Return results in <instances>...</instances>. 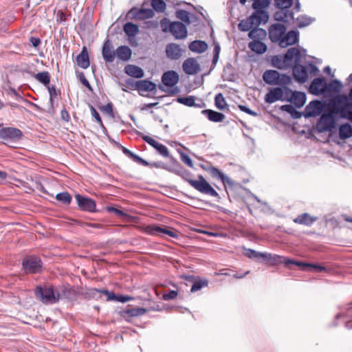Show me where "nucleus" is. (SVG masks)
Wrapping results in <instances>:
<instances>
[{
  "mask_svg": "<svg viewBox=\"0 0 352 352\" xmlns=\"http://www.w3.org/2000/svg\"><path fill=\"white\" fill-rule=\"evenodd\" d=\"M76 63L79 67L82 69L89 67L90 63L88 52L85 47H84L81 52L76 57Z\"/></svg>",
  "mask_w": 352,
  "mask_h": 352,
  "instance_id": "obj_29",
  "label": "nucleus"
},
{
  "mask_svg": "<svg viewBox=\"0 0 352 352\" xmlns=\"http://www.w3.org/2000/svg\"><path fill=\"white\" fill-rule=\"evenodd\" d=\"M208 284L207 279H201L195 281L191 287V292H195L200 290L201 288L206 287Z\"/></svg>",
  "mask_w": 352,
  "mask_h": 352,
  "instance_id": "obj_46",
  "label": "nucleus"
},
{
  "mask_svg": "<svg viewBox=\"0 0 352 352\" xmlns=\"http://www.w3.org/2000/svg\"><path fill=\"white\" fill-rule=\"evenodd\" d=\"M56 199L65 205H69L72 201V196L67 192L58 193Z\"/></svg>",
  "mask_w": 352,
  "mask_h": 352,
  "instance_id": "obj_42",
  "label": "nucleus"
},
{
  "mask_svg": "<svg viewBox=\"0 0 352 352\" xmlns=\"http://www.w3.org/2000/svg\"><path fill=\"white\" fill-rule=\"evenodd\" d=\"M280 109L282 111H286L292 115V117L294 118H298L300 117V115L298 111H296V109L294 108V107L291 104H285L282 105L280 107Z\"/></svg>",
  "mask_w": 352,
  "mask_h": 352,
  "instance_id": "obj_48",
  "label": "nucleus"
},
{
  "mask_svg": "<svg viewBox=\"0 0 352 352\" xmlns=\"http://www.w3.org/2000/svg\"><path fill=\"white\" fill-rule=\"evenodd\" d=\"M160 26H161L163 32H170L171 23L167 19H163L161 20Z\"/></svg>",
  "mask_w": 352,
  "mask_h": 352,
  "instance_id": "obj_57",
  "label": "nucleus"
},
{
  "mask_svg": "<svg viewBox=\"0 0 352 352\" xmlns=\"http://www.w3.org/2000/svg\"><path fill=\"white\" fill-rule=\"evenodd\" d=\"M298 41V32L294 30L288 32L284 34L282 39L280 40L279 45L281 47H287L289 45L296 43Z\"/></svg>",
  "mask_w": 352,
  "mask_h": 352,
  "instance_id": "obj_20",
  "label": "nucleus"
},
{
  "mask_svg": "<svg viewBox=\"0 0 352 352\" xmlns=\"http://www.w3.org/2000/svg\"><path fill=\"white\" fill-rule=\"evenodd\" d=\"M153 16L154 0H144L140 8L133 7L126 14V17L131 20H144Z\"/></svg>",
  "mask_w": 352,
  "mask_h": 352,
  "instance_id": "obj_3",
  "label": "nucleus"
},
{
  "mask_svg": "<svg viewBox=\"0 0 352 352\" xmlns=\"http://www.w3.org/2000/svg\"><path fill=\"white\" fill-rule=\"evenodd\" d=\"M286 32V27L283 24L275 23L269 29V37L272 42H278L282 39Z\"/></svg>",
  "mask_w": 352,
  "mask_h": 352,
  "instance_id": "obj_15",
  "label": "nucleus"
},
{
  "mask_svg": "<svg viewBox=\"0 0 352 352\" xmlns=\"http://www.w3.org/2000/svg\"><path fill=\"white\" fill-rule=\"evenodd\" d=\"M322 110V103L319 101L311 102L305 109L307 116L315 117L319 116Z\"/></svg>",
  "mask_w": 352,
  "mask_h": 352,
  "instance_id": "obj_25",
  "label": "nucleus"
},
{
  "mask_svg": "<svg viewBox=\"0 0 352 352\" xmlns=\"http://www.w3.org/2000/svg\"><path fill=\"white\" fill-rule=\"evenodd\" d=\"M296 21V25L300 28L309 25L311 23V19L310 18L304 16L297 18Z\"/></svg>",
  "mask_w": 352,
  "mask_h": 352,
  "instance_id": "obj_53",
  "label": "nucleus"
},
{
  "mask_svg": "<svg viewBox=\"0 0 352 352\" xmlns=\"http://www.w3.org/2000/svg\"><path fill=\"white\" fill-rule=\"evenodd\" d=\"M78 78L80 81L82 82V84L85 86L89 91H92V87L89 82V81L85 78L84 74L82 72H80L78 74Z\"/></svg>",
  "mask_w": 352,
  "mask_h": 352,
  "instance_id": "obj_59",
  "label": "nucleus"
},
{
  "mask_svg": "<svg viewBox=\"0 0 352 352\" xmlns=\"http://www.w3.org/2000/svg\"><path fill=\"white\" fill-rule=\"evenodd\" d=\"M75 199L76 200L78 208L82 211L89 212H96V204L94 199L87 197L82 196L80 194H76L75 195Z\"/></svg>",
  "mask_w": 352,
  "mask_h": 352,
  "instance_id": "obj_10",
  "label": "nucleus"
},
{
  "mask_svg": "<svg viewBox=\"0 0 352 352\" xmlns=\"http://www.w3.org/2000/svg\"><path fill=\"white\" fill-rule=\"evenodd\" d=\"M317 219L316 217H311L308 213H304L298 215L296 219H294V222L298 224H302L306 226L311 225Z\"/></svg>",
  "mask_w": 352,
  "mask_h": 352,
  "instance_id": "obj_32",
  "label": "nucleus"
},
{
  "mask_svg": "<svg viewBox=\"0 0 352 352\" xmlns=\"http://www.w3.org/2000/svg\"><path fill=\"white\" fill-rule=\"evenodd\" d=\"M67 19L66 14L63 10H58L56 15V20L57 23H61L65 21Z\"/></svg>",
  "mask_w": 352,
  "mask_h": 352,
  "instance_id": "obj_62",
  "label": "nucleus"
},
{
  "mask_svg": "<svg viewBox=\"0 0 352 352\" xmlns=\"http://www.w3.org/2000/svg\"><path fill=\"white\" fill-rule=\"evenodd\" d=\"M177 292L175 290L170 291L167 294H163V299L165 300H173L177 296Z\"/></svg>",
  "mask_w": 352,
  "mask_h": 352,
  "instance_id": "obj_61",
  "label": "nucleus"
},
{
  "mask_svg": "<svg viewBox=\"0 0 352 352\" xmlns=\"http://www.w3.org/2000/svg\"><path fill=\"white\" fill-rule=\"evenodd\" d=\"M124 71L125 74L133 78H140L144 76L143 69L134 65H126L124 67Z\"/></svg>",
  "mask_w": 352,
  "mask_h": 352,
  "instance_id": "obj_26",
  "label": "nucleus"
},
{
  "mask_svg": "<svg viewBox=\"0 0 352 352\" xmlns=\"http://www.w3.org/2000/svg\"><path fill=\"white\" fill-rule=\"evenodd\" d=\"M293 18V14L292 12H289L288 11L285 10V9H281L280 10L276 12L274 14V19L276 21H285L287 22L289 19Z\"/></svg>",
  "mask_w": 352,
  "mask_h": 352,
  "instance_id": "obj_37",
  "label": "nucleus"
},
{
  "mask_svg": "<svg viewBox=\"0 0 352 352\" xmlns=\"http://www.w3.org/2000/svg\"><path fill=\"white\" fill-rule=\"evenodd\" d=\"M35 295L41 298L43 303L54 304L60 298V294L55 292L52 286L41 287L38 286L35 289Z\"/></svg>",
  "mask_w": 352,
  "mask_h": 352,
  "instance_id": "obj_4",
  "label": "nucleus"
},
{
  "mask_svg": "<svg viewBox=\"0 0 352 352\" xmlns=\"http://www.w3.org/2000/svg\"><path fill=\"white\" fill-rule=\"evenodd\" d=\"M124 32L129 37H134L139 32L138 25L131 23L127 22L124 25Z\"/></svg>",
  "mask_w": 352,
  "mask_h": 352,
  "instance_id": "obj_34",
  "label": "nucleus"
},
{
  "mask_svg": "<svg viewBox=\"0 0 352 352\" xmlns=\"http://www.w3.org/2000/svg\"><path fill=\"white\" fill-rule=\"evenodd\" d=\"M244 254L250 258H262L265 260H269L270 258H273L274 261H279V256L278 255H272L267 253H261L256 252L251 249H245Z\"/></svg>",
  "mask_w": 352,
  "mask_h": 352,
  "instance_id": "obj_21",
  "label": "nucleus"
},
{
  "mask_svg": "<svg viewBox=\"0 0 352 352\" xmlns=\"http://www.w3.org/2000/svg\"><path fill=\"white\" fill-rule=\"evenodd\" d=\"M286 88L275 87L270 89L265 96V102L272 104L277 100L286 101Z\"/></svg>",
  "mask_w": 352,
  "mask_h": 352,
  "instance_id": "obj_12",
  "label": "nucleus"
},
{
  "mask_svg": "<svg viewBox=\"0 0 352 352\" xmlns=\"http://www.w3.org/2000/svg\"><path fill=\"white\" fill-rule=\"evenodd\" d=\"M176 16L184 23L189 24L190 23L189 12L184 10H179L176 12Z\"/></svg>",
  "mask_w": 352,
  "mask_h": 352,
  "instance_id": "obj_47",
  "label": "nucleus"
},
{
  "mask_svg": "<svg viewBox=\"0 0 352 352\" xmlns=\"http://www.w3.org/2000/svg\"><path fill=\"white\" fill-rule=\"evenodd\" d=\"M334 115L336 114L331 112V107H329V112L321 116L317 124V128L319 131H330L335 127L336 120Z\"/></svg>",
  "mask_w": 352,
  "mask_h": 352,
  "instance_id": "obj_7",
  "label": "nucleus"
},
{
  "mask_svg": "<svg viewBox=\"0 0 352 352\" xmlns=\"http://www.w3.org/2000/svg\"><path fill=\"white\" fill-rule=\"evenodd\" d=\"M116 53L118 59L128 61L131 57L132 51L129 46L121 45L116 49Z\"/></svg>",
  "mask_w": 352,
  "mask_h": 352,
  "instance_id": "obj_28",
  "label": "nucleus"
},
{
  "mask_svg": "<svg viewBox=\"0 0 352 352\" xmlns=\"http://www.w3.org/2000/svg\"><path fill=\"white\" fill-rule=\"evenodd\" d=\"M342 88V83L339 80H333L331 81L329 84H327L326 92L328 91L330 93L337 94L341 91Z\"/></svg>",
  "mask_w": 352,
  "mask_h": 352,
  "instance_id": "obj_39",
  "label": "nucleus"
},
{
  "mask_svg": "<svg viewBox=\"0 0 352 352\" xmlns=\"http://www.w3.org/2000/svg\"><path fill=\"white\" fill-rule=\"evenodd\" d=\"M214 102L216 107L220 110L225 109L228 106L223 94L221 93L216 95Z\"/></svg>",
  "mask_w": 352,
  "mask_h": 352,
  "instance_id": "obj_44",
  "label": "nucleus"
},
{
  "mask_svg": "<svg viewBox=\"0 0 352 352\" xmlns=\"http://www.w3.org/2000/svg\"><path fill=\"white\" fill-rule=\"evenodd\" d=\"M286 101L290 102L297 108L302 107L306 102V95L305 93L297 91H292L286 88Z\"/></svg>",
  "mask_w": 352,
  "mask_h": 352,
  "instance_id": "obj_9",
  "label": "nucleus"
},
{
  "mask_svg": "<svg viewBox=\"0 0 352 352\" xmlns=\"http://www.w3.org/2000/svg\"><path fill=\"white\" fill-rule=\"evenodd\" d=\"M61 296L67 299H74L76 296V292L73 287L64 286L61 289Z\"/></svg>",
  "mask_w": 352,
  "mask_h": 352,
  "instance_id": "obj_40",
  "label": "nucleus"
},
{
  "mask_svg": "<svg viewBox=\"0 0 352 352\" xmlns=\"http://www.w3.org/2000/svg\"><path fill=\"white\" fill-rule=\"evenodd\" d=\"M102 54L105 62L112 63L114 60L116 53L112 50L111 43L109 39L103 45Z\"/></svg>",
  "mask_w": 352,
  "mask_h": 352,
  "instance_id": "obj_24",
  "label": "nucleus"
},
{
  "mask_svg": "<svg viewBox=\"0 0 352 352\" xmlns=\"http://www.w3.org/2000/svg\"><path fill=\"white\" fill-rule=\"evenodd\" d=\"M107 210L109 212L114 213L117 217L120 218L126 217L127 216L126 213H125L124 211L118 209L113 206H107Z\"/></svg>",
  "mask_w": 352,
  "mask_h": 352,
  "instance_id": "obj_52",
  "label": "nucleus"
},
{
  "mask_svg": "<svg viewBox=\"0 0 352 352\" xmlns=\"http://www.w3.org/2000/svg\"><path fill=\"white\" fill-rule=\"evenodd\" d=\"M181 160L185 164H186L189 167L192 168L193 166V162H192V160L190 159V157L188 155H186L184 153H181Z\"/></svg>",
  "mask_w": 352,
  "mask_h": 352,
  "instance_id": "obj_60",
  "label": "nucleus"
},
{
  "mask_svg": "<svg viewBox=\"0 0 352 352\" xmlns=\"http://www.w3.org/2000/svg\"><path fill=\"white\" fill-rule=\"evenodd\" d=\"M170 33L176 39H184L187 36L188 31L184 24L175 21L171 23Z\"/></svg>",
  "mask_w": 352,
  "mask_h": 352,
  "instance_id": "obj_16",
  "label": "nucleus"
},
{
  "mask_svg": "<svg viewBox=\"0 0 352 352\" xmlns=\"http://www.w3.org/2000/svg\"><path fill=\"white\" fill-rule=\"evenodd\" d=\"M276 5L280 9L289 8L292 4V0H275Z\"/></svg>",
  "mask_w": 352,
  "mask_h": 352,
  "instance_id": "obj_54",
  "label": "nucleus"
},
{
  "mask_svg": "<svg viewBox=\"0 0 352 352\" xmlns=\"http://www.w3.org/2000/svg\"><path fill=\"white\" fill-rule=\"evenodd\" d=\"M23 268L26 273L36 274L41 271V260L36 256H28L23 259Z\"/></svg>",
  "mask_w": 352,
  "mask_h": 352,
  "instance_id": "obj_8",
  "label": "nucleus"
},
{
  "mask_svg": "<svg viewBox=\"0 0 352 352\" xmlns=\"http://www.w3.org/2000/svg\"><path fill=\"white\" fill-rule=\"evenodd\" d=\"M339 136L342 140H345L352 136V126L349 124H342L339 128Z\"/></svg>",
  "mask_w": 352,
  "mask_h": 352,
  "instance_id": "obj_35",
  "label": "nucleus"
},
{
  "mask_svg": "<svg viewBox=\"0 0 352 352\" xmlns=\"http://www.w3.org/2000/svg\"><path fill=\"white\" fill-rule=\"evenodd\" d=\"M155 236H168L172 238H177L178 237V232L175 230L168 228H161L159 226H155Z\"/></svg>",
  "mask_w": 352,
  "mask_h": 352,
  "instance_id": "obj_31",
  "label": "nucleus"
},
{
  "mask_svg": "<svg viewBox=\"0 0 352 352\" xmlns=\"http://www.w3.org/2000/svg\"><path fill=\"white\" fill-rule=\"evenodd\" d=\"M327 82L323 78H318L314 79L309 87V91L315 95L322 94L326 92Z\"/></svg>",
  "mask_w": 352,
  "mask_h": 352,
  "instance_id": "obj_17",
  "label": "nucleus"
},
{
  "mask_svg": "<svg viewBox=\"0 0 352 352\" xmlns=\"http://www.w3.org/2000/svg\"><path fill=\"white\" fill-rule=\"evenodd\" d=\"M137 89L139 91H148L154 89V82L147 80H138Z\"/></svg>",
  "mask_w": 352,
  "mask_h": 352,
  "instance_id": "obj_36",
  "label": "nucleus"
},
{
  "mask_svg": "<svg viewBox=\"0 0 352 352\" xmlns=\"http://www.w3.org/2000/svg\"><path fill=\"white\" fill-rule=\"evenodd\" d=\"M138 81H135L132 78H128L125 80L124 82H119L118 85L120 86H126V88L131 90H136Z\"/></svg>",
  "mask_w": 352,
  "mask_h": 352,
  "instance_id": "obj_50",
  "label": "nucleus"
},
{
  "mask_svg": "<svg viewBox=\"0 0 352 352\" xmlns=\"http://www.w3.org/2000/svg\"><path fill=\"white\" fill-rule=\"evenodd\" d=\"M252 20V18L251 17V16L248 18H247L246 19H244V20H242L239 23V29L241 30V31H243V32H246V31H248L250 30V29L253 28V25H252V22L251 21Z\"/></svg>",
  "mask_w": 352,
  "mask_h": 352,
  "instance_id": "obj_43",
  "label": "nucleus"
},
{
  "mask_svg": "<svg viewBox=\"0 0 352 352\" xmlns=\"http://www.w3.org/2000/svg\"><path fill=\"white\" fill-rule=\"evenodd\" d=\"M252 41L248 43V47L251 51L263 54L267 49V45L263 42L266 39L267 32L261 28H253L248 34Z\"/></svg>",
  "mask_w": 352,
  "mask_h": 352,
  "instance_id": "obj_2",
  "label": "nucleus"
},
{
  "mask_svg": "<svg viewBox=\"0 0 352 352\" xmlns=\"http://www.w3.org/2000/svg\"><path fill=\"white\" fill-rule=\"evenodd\" d=\"M184 50L176 43H169L166 47V54L171 60H178L183 55Z\"/></svg>",
  "mask_w": 352,
  "mask_h": 352,
  "instance_id": "obj_18",
  "label": "nucleus"
},
{
  "mask_svg": "<svg viewBox=\"0 0 352 352\" xmlns=\"http://www.w3.org/2000/svg\"><path fill=\"white\" fill-rule=\"evenodd\" d=\"M350 98L339 95L331 101L329 107H331L332 113L352 122V97Z\"/></svg>",
  "mask_w": 352,
  "mask_h": 352,
  "instance_id": "obj_1",
  "label": "nucleus"
},
{
  "mask_svg": "<svg viewBox=\"0 0 352 352\" xmlns=\"http://www.w3.org/2000/svg\"><path fill=\"white\" fill-rule=\"evenodd\" d=\"M263 80L269 85H280L287 83L289 78L286 75H280L276 70H267L263 75Z\"/></svg>",
  "mask_w": 352,
  "mask_h": 352,
  "instance_id": "obj_6",
  "label": "nucleus"
},
{
  "mask_svg": "<svg viewBox=\"0 0 352 352\" xmlns=\"http://www.w3.org/2000/svg\"><path fill=\"white\" fill-rule=\"evenodd\" d=\"M47 87L49 94H50V102L51 105H53L54 100L58 95L55 86H46Z\"/></svg>",
  "mask_w": 352,
  "mask_h": 352,
  "instance_id": "obj_56",
  "label": "nucleus"
},
{
  "mask_svg": "<svg viewBox=\"0 0 352 352\" xmlns=\"http://www.w3.org/2000/svg\"><path fill=\"white\" fill-rule=\"evenodd\" d=\"M201 113L206 116L209 120L214 122H220L225 119L223 113L210 109L203 110Z\"/></svg>",
  "mask_w": 352,
  "mask_h": 352,
  "instance_id": "obj_30",
  "label": "nucleus"
},
{
  "mask_svg": "<svg viewBox=\"0 0 352 352\" xmlns=\"http://www.w3.org/2000/svg\"><path fill=\"white\" fill-rule=\"evenodd\" d=\"M293 74L295 80L298 82H305L308 78L307 69L299 63L294 66Z\"/></svg>",
  "mask_w": 352,
  "mask_h": 352,
  "instance_id": "obj_22",
  "label": "nucleus"
},
{
  "mask_svg": "<svg viewBox=\"0 0 352 352\" xmlns=\"http://www.w3.org/2000/svg\"><path fill=\"white\" fill-rule=\"evenodd\" d=\"M208 48V45L206 42L201 41H195L190 43L189 49L190 51L197 53H202Z\"/></svg>",
  "mask_w": 352,
  "mask_h": 352,
  "instance_id": "obj_33",
  "label": "nucleus"
},
{
  "mask_svg": "<svg viewBox=\"0 0 352 352\" xmlns=\"http://www.w3.org/2000/svg\"><path fill=\"white\" fill-rule=\"evenodd\" d=\"M252 19L258 18L260 23H265L268 20V14L263 10H257L251 15Z\"/></svg>",
  "mask_w": 352,
  "mask_h": 352,
  "instance_id": "obj_45",
  "label": "nucleus"
},
{
  "mask_svg": "<svg viewBox=\"0 0 352 352\" xmlns=\"http://www.w3.org/2000/svg\"><path fill=\"white\" fill-rule=\"evenodd\" d=\"M302 55L298 49L289 48L284 56L283 65L287 67L294 66L300 63Z\"/></svg>",
  "mask_w": 352,
  "mask_h": 352,
  "instance_id": "obj_11",
  "label": "nucleus"
},
{
  "mask_svg": "<svg viewBox=\"0 0 352 352\" xmlns=\"http://www.w3.org/2000/svg\"><path fill=\"white\" fill-rule=\"evenodd\" d=\"M166 8V5L163 0H155V12H163Z\"/></svg>",
  "mask_w": 352,
  "mask_h": 352,
  "instance_id": "obj_58",
  "label": "nucleus"
},
{
  "mask_svg": "<svg viewBox=\"0 0 352 352\" xmlns=\"http://www.w3.org/2000/svg\"><path fill=\"white\" fill-rule=\"evenodd\" d=\"M34 78L45 87L50 85V75L47 72H38L34 76Z\"/></svg>",
  "mask_w": 352,
  "mask_h": 352,
  "instance_id": "obj_38",
  "label": "nucleus"
},
{
  "mask_svg": "<svg viewBox=\"0 0 352 352\" xmlns=\"http://www.w3.org/2000/svg\"><path fill=\"white\" fill-rule=\"evenodd\" d=\"M23 136L22 131L14 127H4L0 129V138L5 140L18 141Z\"/></svg>",
  "mask_w": 352,
  "mask_h": 352,
  "instance_id": "obj_13",
  "label": "nucleus"
},
{
  "mask_svg": "<svg viewBox=\"0 0 352 352\" xmlns=\"http://www.w3.org/2000/svg\"><path fill=\"white\" fill-rule=\"evenodd\" d=\"M182 67L184 72L188 75L196 74L200 70L199 63L193 58H189L184 60Z\"/></svg>",
  "mask_w": 352,
  "mask_h": 352,
  "instance_id": "obj_19",
  "label": "nucleus"
},
{
  "mask_svg": "<svg viewBox=\"0 0 352 352\" xmlns=\"http://www.w3.org/2000/svg\"><path fill=\"white\" fill-rule=\"evenodd\" d=\"M91 109V115L92 116L96 119V120L101 125L103 126V124H102V121L101 120V118L99 115V113H98V111H96V109L93 107V106H91L90 107Z\"/></svg>",
  "mask_w": 352,
  "mask_h": 352,
  "instance_id": "obj_63",
  "label": "nucleus"
},
{
  "mask_svg": "<svg viewBox=\"0 0 352 352\" xmlns=\"http://www.w3.org/2000/svg\"><path fill=\"white\" fill-rule=\"evenodd\" d=\"M130 159H131L133 162L139 164H141V165H143V166H148V163L144 160V159L141 158L140 156H138V155L135 154L134 153L131 152V153L130 154L129 157Z\"/></svg>",
  "mask_w": 352,
  "mask_h": 352,
  "instance_id": "obj_55",
  "label": "nucleus"
},
{
  "mask_svg": "<svg viewBox=\"0 0 352 352\" xmlns=\"http://www.w3.org/2000/svg\"><path fill=\"white\" fill-rule=\"evenodd\" d=\"M201 168L210 173L213 178L220 179L224 185L233 186L234 183L232 179L217 168L212 166H201Z\"/></svg>",
  "mask_w": 352,
  "mask_h": 352,
  "instance_id": "obj_14",
  "label": "nucleus"
},
{
  "mask_svg": "<svg viewBox=\"0 0 352 352\" xmlns=\"http://www.w3.org/2000/svg\"><path fill=\"white\" fill-rule=\"evenodd\" d=\"M252 8L255 10H259L267 8L269 6V0H252ZM247 0H240L241 4H245Z\"/></svg>",
  "mask_w": 352,
  "mask_h": 352,
  "instance_id": "obj_41",
  "label": "nucleus"
},
{
  "mask_svg": "<svg viewBox=\"0 0 352 352\" xmlns=\"http://www.w3.org/2000/svg\"><path fill=\"white\" fill-rule=\"evenodd\" d=\"M188 182L192 187L203 194L215 197L219 195L217 192L201 175L198 176V179H188Z\"/></svg>",
  "mask_w": 352,
  "mask_h": 352,
  "instance_id": "obj_5",
  "label": "nucleus"
},
{
  "mask_svg": "<svg viewBox=\"0 0 352 352\" xmlns=\"http://www.w3.org/2000/svg\"><path fill=\"white\" fill-rule=\"evenodd\" d=\"M155 150L163 157H169V152L166 146L155 142Z\"/></svg>",
  "mask_w": 352,
  "mask_h": 352,
  "instance_id": "obj_51",
  "label": "nucleus"
},
{
  "mask_svg": "<svg viewBox=\"0 0 352 352\" xmlns=\"http://www.w3.org/2000/svg\"><path fill=\"white\" fill-rule=\"evenodd\" d=\"M178 80L179 75L174 71L166 72L162 77L163 84L167 87H173L178 82Z\"/></svg>",
  "mask_w": 352,
  "mask_h": 352,
  "instance_id": "obj_23",
  "label": "nucleus"
},
{
  "mask_svg": "<svg viewBox=\"0 0 352 352\" xmlns=\"http://www.w3.org/2000/svg\"><path fill=\"white\" fill-rule=\"evenodd\" d=\"M145 312L146 310L144 308L133 307L131 306H128L125 309H124L120 312V314L122 316L126 318L142 316Z\"/></svg>",
  "mask_w": 352,
  "mask_h": 352,
  "instance_id": "obj_27",
  "label": "nucleus"
},
{
  "mask_svg": "<svg viewBox=\"0 0 352 352\" xmlns=\"http://www.w3.org/2000/svg\"><path fill=\"white\" fill-rule=\"evenodd\" d=\"M131 299H133V298L129 296L116 295V301L120 302H126Z\"/></svg>",
  "mask_w": 352,
  "mask_h": 352,
  "instance_id": "obj_64",
  "label": "nucleus"
},
{
  "mask_svg": "<svg viewBox=\"0 0 352 352\" xmlns=\"http://www.w3.org/2000/svg\"><path fill=\"white\" fill-rule=\"evenodd\" d=\"M178 102L186 105L188 107H193L195 105V100L193 96L183 97L177 98Z\"/></svg>",
  "mask_w": 352,
  "mask_h": 352,
  "instance_id": "obj_49",
  "label": "nucleus"
}]
</instances>
